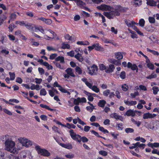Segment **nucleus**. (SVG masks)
I'll return each mask as SVG.
<instances>
[{"instance_id":"1","label":"nucleus","mask_w":159,"mask_h":159,"mask_svg":"<svg viewBox=\"0 0 159 159\" xmlns=\"http://www.w3.org/2000/svg\"><path fill=\"white\" fill-rule=\"evenodd\" d=\"M126 9L119 6H116L115 9L111 7V9H109L108 11L104 12L103 14L109 19H113L115 16H119L120 12L125 11Z\"/></svg>"},{"instance_id":"2","label":"nucleus","mask_w":159,"mask_h":159,"mask_svg":"<svg viewBox=\"0 0 159 159\" xmlns=\"http://www.w3.org/2000/svg\"><path fill=\"white\" fill-rule=\"evenodd\" d=\"M15 143L11 140H7L5 142V149L11 153L16 154L18 152L19 150L21 148H18L17 149L15 147Z\"/></svg>"},{"instance_id":"3","label":"nucleus","mask_w":159,"mask_h":159,"mask_svg":"<svg viewBox=\"0 0 159 159\" xmlns=\"http://www.w3.org/2000/svg\"><path fill=\"white\" fill-rule=\"evenodd\" d=\"M41 33L44 34L43 38L48 40H49L50 39L54 38L56 36V34L54 32L50 29H45L41 30Z\"/></svg>"},{"instance_id":"4","label":"nucleus","mask_w":159,"mask_h":159,"mask_svg":"<svg viewBox=\"0 0 159 159\" xmlns=\"http://www.w3.org/2000/svg\"><path fill=\"white\" fill-rule=\"evenodd\" d=\"M35 148L38 153L41 155L45 157H49L50 153L47 150L41 148L40 146L39 145H36L35 147Z\"/></svg>"},{"instance_id":"5","label":"nucleus","mask_w":159,"mask_h":159,"mask_svg":"<svg viewBox=\"0 0 159 159\" xmlns=\"http://www.w3.org/2000/svg\"><path fill=\"white\" fill-rule=\"evenodd\" d=\"M19 143L18 146L22 145L26 147L31 146L32 145V142L30 140H19Z\"/></svg>"},{"instance_id":"6","label":"nucleus","mask_w":159,"mask_h":159,"mask_svg":"<svg viewBox=\"0 0 159 159\" xmlns=\"http://www.w3.org/2000/svg\"><path fill=\"white\" fill-rule=\"evenodd\" d=\"M98 70V66L95 65H93L91 66L88 68L87 71L89 74L93 75L96 74Z\"/></svg>"},{"instance_id":"7","label":"nucleus","mask_w":159,"mask_h":159,"mask_svg":"<svg viewBox=\"0 0 159 159\" xmlns=\"http://www.w3.org/2000/svg\"><path fill=\"white\" fill-rule=\"evenodd\" d=\"M69 132L70 135L72 138H75V139H87V138L84 136L81 137L80 136L76 134L72 129L70 130Z\"/></svg>"},{"instance_id":"8","label":"nucleus","mask_w":159,"mask_h":159,"mask_svg":"<svg viewBox=\"0 0 159 159\" xmlns=\"http://www.w3.org/2000/svg\"><path fill=\"white\" fill-rule=\"evenodd\" d=\"M145 146V144L143 143L140 144L139 142H137L135 143H133L132 146L129 147L130 149H133L136 148L137 147L141 148L142 149H143Z\"/></svg>"},{"instance_id":"9","label":"nucleus","mask_w":159,"mask_h":159,"mask_svg":"<svg viewBox=\"0 0 159 159\" xmlns=\"http://www.w3.org/2000/svg\"><path fill=\"white\" fill-rule=\"evenodd\" d=\"M60 140H56V142H57L61 146L69 149L72 148V147L71 144L70 143L67 144L62 143L60 142Z\"/></svg>"},{"instance_id":"10","label":"nucleus","mask_w":159,"mask_h":159,"mask_svg":"<svg viewBox=\"0 0 159 159\" xmlns=\"http://www.w3.org/2000/svg\"><path fill=\"white\" fill-rule=\"evenodd\" d=\"M97 8L99 10L104 11H107L109 9H111V7L105 4H102L97 7Z\"/></svg>"},{"instance_id":"11","label":"nucleus","mask_w":159,"mask_h":159,"mask_svg":"<svg viewBox=\"0 0 159 159\" xmlns=\"http://www.w3.org/2000/svg\"><path fill=\"white\" fill-rule=\"evenodd\" d=\"M156 115L155 114H152L149 113H144L143 115V119H148V118H154L156 116Z\"/></svg>"},{"instance_id":"12","label":"nucleus","mask_w":159,"mask_h":159,"mask_svg":"<svg viewBox=\"0 0 159 159\" xmlns=\"http://www.w3.org/2000/svg\"><path fill=\"white\" fill-rule=\"evenodd\" d=\"M110 116L112 118H113L116 119L120 120L121 121H123V118L121 116L118 115L116 113L111 114L110 115Z\"/></svg>"},{"instance_id":"13","label":"nucleus","mask_w":159,"mask_h":159,"mask_svg":"<svg viewBox=\"0 0 159 159\" xmlns=\"http://www.w3.org/2000/svg\"><path fill=\"white\" fill-rule=\"evenodd\" d=\"M114 66L112 64L109 65L108 67H106L105 72L107 73H110L112 72L115 69Z\"/></svg>"},{"instance_id":"14","label":"nucleus","mask_w":159,"mask_h":159,"mask_svg":"<svg viewBox=\"0 0 159 159\" xmlns=\"http://www.w3.org/2000/svg\"><path fill=\"white\" fill-rule=\"evenodd\" d=\"M65 71L67 74L69 75L70 76L73 77H75V75L74 74V72L72 68H68L65 70Z\"/></svg>"},{"instance_id":"15","label":"nucleus","mask_w":159,"mask_h":159,"mask_svg":"<svg viewBox=\"0 0 159 159\" xmlns=\"http://www.w3.org/2000/svg\"><path fill=\"white\" fill-rule=\"evenodd\" d=\"M125 22L127 26L129 27H132L134 26V24H135V22L133 20L131 21L126 20Z\"/></svg>"},{"instance_id":"16","label":"nucleus","mask_w":159,"mask_h":159,"mask_svg":"<svg viewBox=\"0 0 159 159\" xmlns=\"http://www.w3.org/2000/svg\"><path fill=\"white\" fill-rule=\"evenodd\" d=\"M115 57L118 60L123 58V54L121 52H118L115 53Z\"/></svg>"},{"instance_id":"17","label":"nucleus","mask_w":159,"mask_h":159,"mask_svg":"<svg viewBox=\"0 0 159 159\" xmlns=\"http://www.w3.org/2000/svg\"><path fill=\"white\" fill-rule=\"evenodd\" d=\"M89 88L96 93H98L100 91L99 89L96 86L93 85V86L92 84L91 85Z\"/></svg>"},{"instance_id":"18","label":"nucleus","mask_w":159,"mask_h":159,"mask_svg":"<svg viewBox=\"0 0 159 159\" xmlns=\"http://www.w3.org/2000/svg\"><path fill=\"white\" fill-rule=\"evenodd\" d=\"M75 2L78 6L81 8H83L85 5V3L83 2L81 0H76Z\"/></svg>"},{"instance_id":"19","label":"nucleus","mask_w":159,"mask_h":159,"mask_svg":"<svg viewBox=\"0 0 159 159\" xmlns=\"http://www.w3.org/2000/svg\"><path fill=\"white\" fill-rule=\"evenodd\" d=\"M126 115L128 116H132L133 117L135 115V112L133 110L130 109L128 110L126 112Z\"/></svg>"},{"instance_id":"20","label":"nucleus","mask_w":159,"mask_h":159,"mask_svg":"<svg viewBox=\"0 0 159 159\" xmlns=\"http://www.w3.org/2000/svg\"><path fill=\"white\" fill-rule=\"evenodd\" d=\"M124 102L126 105L129 106H133L137 104V102L135 101H128L125 100L124 101Z\"/></svg>"},{"instance_id":"21","label":"nucleus","mask_w":159,"mask_h":159,"mask_svg":"<svg viewBox=\"0 0 159 159\" xmlns=\"http://www.w3.org/2000/svg\"><path fill=\"white\" fill-rule=\"evenodd\" d=\"M55 60L57 61H60L62 63H65L64 58L62 56H58L55 58Z\"/></svg>"},{"instance_id":"22","label":"nucleus","mask_w":159,"mask_h":159,"mask_svg":"<svg viewBox=\"0 0 159 159\" xmlns=\"http://www.w3.org/2000/svg\"><path fill=\"white\" fill-rule=\"evenodd\" d=\"M81 80L84 82L86 85L89 88L92 83H89L88 81V80L85 77H84L81 79Z\"/></svg>"},{"instance_id":"23","label":"nucleus","mask_w":159,"mask_h":159,"mask_svg":"<svg viewBox=\"0 0 159 159\" xmlns=\"http://www.w3.org/2000/svg\"><path fill=\"white\" fill-rule=\"evenodd\" d=\"M75 57L80 61H82L83 60L82 55L79 53H78L77 54H76L75 56Z\"/></svg>"},{"instance_id":"24","label":"nucleus","mask_w":159,"mask_h":159,"mask_svg":"<svg viewBox=\"0 0 159 159\" xmlns=\"http://www.w3.org/2000/svg\"><path fill=\"white\" fill-rule=\"evenodd\" d=\"M25 26L26 27V28L31 31H32L33 30V25L31 23L26 22Z\"/></svg>"},{"instance_id":"25","label":"nucleus","mask_w":159,"mask_h":159,"mask_svg":"<svg viewBox=\"0 0 159 159\" xmlns=\"http://www.w3.org/2000/svg\"><path fill=\"white\" fill-rule=\"evenodd\" d=\"M147 1V4L148 5H149L151 6H157V2L153 0H148Z\"/></svg>"},{"instance_id":"26","label":"nucleus","mask_w":159,"mask_h":159,"mask_svg":"<svg viewBox=\"0 0 159 159\" xmlns=\"http://www.w3.org/2000/svg\"><path fill=\"white\" fill-rule=\"evenodd\" d=\"M106 103V101L104 100H100L98 103V106L101 107H104L105 104Z\"/></svg>"},{"instance_id":"27","label":"nucleus","mask_w":159,"mask_h":159,"mask_svg":"<svg viewBox=\"0 0 159 159\" xmlns=\"http://www.w3.org/2000/svg\"><path fill=\"white\" fill-rule=\"evenodd\" d=\"M53 62L55 64L56 66L58 68L62 70H64L66 68L64 66L61 65L58 62Z\"/></svg>"},{"instance_id":"28","label":"nucleus","mask_w":159,"mask_h":159,"mask_svg":"<svg viewBox=\"0 0 159 159\" xmlns=\"http://www.w3.org/2000/svg\"><path fill=\"white\" fill-rule=\"evenodd\" d=\"M61 48L63 49H69L70 48V45L67 43H62V47Z\"/></svg>"},{"instance_id":"29","label":"nucleus","mask_w":159,"mask_h":159,"mask_svg":"<svg viewBox=\"0 0 159 159\" xmlns=\"http://www.w3.org/2000/svg\"><path fill=\"white\" fill-rule=\"evenodd\" d=\"M128 30L129 31L130 33L131 34H132L131 35V37L132 38L134 39L137 38V35L134 31L131 30L129 28H128Z\"/></svg>"},{"instance_id":"30","label":"nucleus","mask_w":159,"mask_h":159,"mask_svg":"<svg viewBox=\"0 0 159 159\" xmlns=\"http://www.w3.org/2000/svg\"><path fill=\"white\" fill-rule=\"evenodd\" d=\"M93 48L97 51H98L100 50L101 47L99 45L98 43H96L93 44Z\"/></svg>"},{"instance_id":"31","label":"nucleus","mask_w":159,"mask_h":159,"mask_svg":"<svg viewBox=\"0 0 159 159\" xmlns=\"http://www.w3.org/2000/svg\"><path fill=\"white\" fill-rule=\"evenodd\" d=\"M40 106L42 108H45L46 109H48L51 111H52L54 110L53 109L50 108L49 107V106H48L46 105H44L43 104H41L40 105Z\"/></svg>"},{"instance_id":"32","label":"nucleus","mask_w":159,"mask_h":159,"mask_svg":"<svg viewBox=\"0 0 159 159\" xmlns=\"http://www.w3.org/2000/svg\"><path fill=\"white\" fill-rule=\"evenodd\" d=\"M66 157L69 159H72L75 157V155L73 154L68 153L65 155Z\"/></svg>"},{"instance_id":"33","label":"nucleus","mask_w":159,"mask_h":159,"mask_svg":"<svg viewBox=\"0 0 159 159\" xmlns=\"http://www.w3.org/2000/svg\"><path fill=\"white\" fill-rule=\"evenodd\" d=\"M23 158H27L26 159H32V157L31 154V153L29 152L27 153L26 155H24L23 157Z\"/></svg>"},{"instance_id":"34","label":"nucleus","mask_w":159,"mask_h":159,"mask_svg":"<svg viewBox=\"0 0 159 159\" xmlns=\"http://www.w3.org/2000/svg\"><path fill=\"white\" fill-rule=\"evenodd\" d=\"M43 65L45 66H46L48 70H52L53 69V67L52 66L50 65L47 62L44 61V63H43Z\"/></svg>"},{"instance_id":"35","label":"nucleus","mask_w":159,"mask_h":159,"mask_svg":"<svg viewBox=\"0 0 159 159\" xmlns=\"http://www.w3.org/2000/svg\"><path fill=\"white\" fill-rule=\"evenodd\" d=\"M43 28L42 26H39V27H33V30L32 31L37 32L38 31H39L41 32V30H43Z\"/></svg>"},{"instance_id":"36","label":"nucleus","mask_w":159,"mask_h":159,"mask_svg":"<svg viewBox=\"0 0 159 159\" xmlns=\"http://www.w3.org/2000/svg\"><path fill=\"white\" fill-rule=\"evenodd\" d=\"M157 75L154 72L152 73L151 75L146 77L147 79H151L153 78H155L157 77Z\"/></svg>"},{"instance_id":"37","label":"nucleus","mask_w":159,"mask_h":159,"mask_svg":"<svg viewBox=\"0 0 159 159\" xmlns=\"http://www.w3.org/2000/svg\"><path fill=\"white\" fill-rule=\"evenodd\" d=\"M147 51H149V52H151L154 55L158 56L159 55V53L157 52L155 50H151V49H149L148 48H147Z\"/></svg>"},{"instance_id":"38","label":"nucleus","mask_w":159,"mask_h":159,"mask_svg":"<svg viewBox=\"0 0 159 159\" xmlns=\"http://www.w3.org/2000/svg\"><path fill=\"white\" fill-rule=\"evenodd\" d=\"M152 89L153 90V93L155 95L157 94L159 91L158 87L156 86L153 87Z\"/></svg>"},{"instance_id":"39","label":"nucleus","mask_w":159,"mask_h":159,"mask_svg":"<svg viewBox=\"0 0 159 159\" xmlns=\"http://www.w3.org/2000/svg\"><path fill=\"white\" fill-rule=\"evenodd\" d=\"M7 17L4 15L2 16L0 18V25H1L3 23L4 21L6 19Z\"/></svg>"},{"instance_id":"40","label":"nucleus","mask_w":159,"mask_h":159,"mask_svg":"<svg viewBox=\"0 0 159 159\" xmlns=\"http://www.w3.org/2000/svg\"><path fill=\"white\" fill-rule=\"evenodd\" d=\"M80 102V98H78L76 99L74 98V104L78 105Z\"/></svg>"},{"instance_id":"41","label":"nucleus","mask_w":159,"mask_h":159,"mask_svg":"<svg viewBox=\"0 0 159 159\" xmlns=\"http://www.w3.org/2000/svg\"><path fill=\"white\" fill-rule=\"evenodd\" d=\"M13 138L12 136H9V135H8V134L3 135L1 137V138L3 139H12Z\"/></svg>"},{"instance_id":"42","label":"nucleus","mask_w":159,"mask_h":159,"mask_svg":"<svg viewBox=\"0 0 159 159\" xmlns=\"http://www.w3.org/2000/svg\"><path fill=\"white\" fill-rule=\"evenodd\" d=\"M91 133L94 134L96 136H97L98 138H103L104 139V138H103L102 137H101V136H100L98 133L95 131L94 130H92L90 131Z\"/></svg>"},{"instance_id":"43","label":"nucleus","mask_w":159,"mask_h":159,"mask_svg":"<svg viewBox=\"0 0 159 159\" xmlns=\"http://www.w3.org/2000/svg\"><path fill=\"white\" fill-rule=\"evenodd\" d=\"M26 22L24 21H17L15 23L16 24H19L20 26H25Z\"/></svg>"},{"instance_id":"44","label":"nucleus","mask_w":159,"mask_h":159,"mask_svg":"<svg viewBox=\"0 0 159 159\" xmlns=\"http://www.w3.org/2000/svg\"><path fill=\"white\" fill-rule=\"evenodd\" d=\"M40 94L41 95L45 96L47 94V92L45 89H42L40 91Z\"/></svg>"},{"instance_id":"45","label":"nucleus","mask_w":159,"mask_h":159,"mask_svg":"<svg viewBox=\"0 0 159 159\" xmlns=\"http://www.w3.org/2000/svg\"><path fill=\"white\" fill-rule=\"evenodd\" d=\"M121 88L123 91H126L128 90L129 87L126 84H124L122 86Z\"/></svg>"},{"instance_id":"46","label":"nucleus","mask_w":159,"mask_h":159,"mask_svg":"<svg viewBox=\"0 0 159 159\" xmlns=\"http://www.w3.org/2000/svg\"><path fill=\"white\" fill-rule=\"evenodd\" d=\"M125 131L126 133H131L134 132V129L131 128H127L125 129Z\"/></svg>"},{"instance_id":"47","label":"nucleus","mask_w":159,"mask_h":159,"mask_svg":"<svg viewBox=\"0 0 159 159\" xmlns=\"http://www.w3.org/2000/svg\"><path fill=\"white\" fill-rule=\"evenodd\" d=\"M9 74L10 75V80H13L15 79V75L14 73L9 72Z\"/></svg>"},{"instance_id":"48","label":"nucleus","mask_w":159,"mask_h":159,"mask_svg":"<svg viewBox=\"0 0 159 159\" xmlns=\"http://www.w3.org/2000/svg\"><path fill=\"white\" fill-rule=\"evenodd\" d=\"M139 24L141 27H143L145 24L144 20L143 19H141L139 21Z\"/></svg>"},{"instance_id":"49","label":"nucleus","mask_w":159,"mask_h":159,"mask_svg":"<svg viewBox=\"0 0 159 159\" xmlns=\"http://www.w3.org/2000/svg\"><path fill=\"white\" fill-rule=\"evenodd\" d=\"M75 70L79 75L82 73V71L81 68L79 66H76L75 68Z\"/></svg>"},{"instance_id":"50","label":"nucleus","mask_w":159,"mask_h":159,"mask_svg":"<svg viewBox=\"0 0 159 159\" xmlns=\"http://www.w3.org/2000/svg\"><path fill=\"white\" fill-rule=\"evenodd\" d=\"M99 129L100 131L103 132L104 133H108V131L107 129H105L104 128L100 126L99 127Z\"/></svg>"},{"instance_id":"51","label":"nucleus","mask_w":159,"mask_h":159,"mask_svg":"<svg viewBox=\"0 0 159 159\" xmlns=\"http://www.w3.org/2000/svg\"><path fill=\"white\" fill-rule=\"evenodd\" d=\"M120 77L121 78L124 79L125 78V73L124 71H122L120 74Z\"/></svg>"},{"instance_id":"52","label":"nucleus","mask_w":159,"mask_h":159,"mask_svg":"<svg viewBox=\"0 0 159 159\" xmlns=\"http://www.w3.org/2000/svg\"><path fill=\"white\" fill-rule=\"evenodd\" d=\"M147 66L149 69L151 70H152L154 69V66L151 63H147Z\"/></svg>"},{"instance_id":"53","label":"nucleus","mask_w":159,"mask_h":159,"mask_svg":"<svg viewBox=\"0 0 159 159\" xmlns=\"http://www.w3.org/2000/svg\"><path fill=\"white\" fill-rule=\"evenodd\" d=\"M99 153L101 155H102L103 156H106L107 154V152L105 151L101 150L99 152Z\"/></svg>"},{"instance_id":"54","label":"nucleus","mask_w":159,"mask_h":159,"mask_svg":"<svg viewBox=\"0 0 159 159\" xmlns=\"http://www.w3.org/2000/svg\"><path fill=\"white\" fill-rule=\"evenodd\" d=\"M110 93V91L109 89H107L103 92V95L105 96H107Z\"/></svg>"},{"instance_id":"55","label":"nucleus","mask_w":159,"mask_h":159,"mask_svg":"<svg viewBox=\"0 0 159 159\" xmlns=\"http://www.w3.org/2000/svg\"><path fill=\"white\" fill-rule=\"evenodd\" d=\"M14 28H15L14 25L10 24L8 27L9 31L12 32Z\"/></svg>"},{"instance_id":"56","label":"nucleus","mask_w":159,"mask_h":159,"mask_svg":"<svg viewBox=\"0 0 159 159\" xmlns=\"http://www.w3.org/2000/svg\"><path fill=\"white\" fill-rule=\"evenodd\" d=\"M57 56V54L56 53L52 54L50 56L49 59L51 60H53Z\"/></svg>"},{"instance_id":"57","label":"nucleus","mask_w":159,"mask_h":159,"mask_svg":"<svg viewBox=\"0 0 159 159\" xmlns=\"http://www.w3.org/2000/svg\"><path fill=\"white\" fill-rule=\"evenodd\" d=\"M139 95V94L138 92H135L134 93H130V96L132 98H135L137 96Z\"/></svg>"},{"instance_id":"58","label":"nucleus","mask_w":159,"mask_h":159,"mask_svg":"<svg viewBox=\"0 0 159 159\" xmlns=\"http://www.w3.org/2000/svg\"><path fill=\"white\" fill-rule=\"evenodd\" d=\"M99 68L101 70H106V67L103 64H100L99 65Z\"/></svg>"},{"instance_id":"59","label":"nucleus","mask_w":159,"mask_h":159,"mask_svg":"<svg viewBox=\"0 0 159 159\" xmlns=\"http://www.w3.org/2000/svg\"><path fill=\"white\" fill-rule=\"evenodd\" d=\"M16 15L15 13H12L11 14L10 18L11 20H14L16 18Z\"/></svg>"},{"instance_id":"60","label":"nucleus","mask_w":159,"mask_h":159,"mask_svg":"<svg viewBox=\"0 0 159 159\" xmlns=\"http://www.w3.org/2000/svg\"><path fill=\"white\" fill-rule=\"evenodd\" d=\"M66 125L68 126V127L69 128H72L75 129V126L72 124H70L69 123H67Z\"/></svg>"},{"instance_id":"61","label":"nucleus","mask_w":159,"mask_h":159,"mask_svg":"<svg viewBox=\"0 0 159 159\" xmlns=\"http://www.w3.org/2000/svg\"><path fill=\"white\" fill-rule=\"evenodd\" d=\"M149 22L151 23H154L155 22V19L152 17H149L148 18Z\"/></svg>"},{"instance_id":"62","label":"nucleus","mask_w":159,"mask_h":159,"mask_svg":"<svg viewBox=\"0 0 159 159\" xmlns=\"http://www.w3.org/2000/svg\"><path fill=\"white\" fill-rule=\"evenodd\" d=\"M38 71L41 75L44 74L45 72L44 69L43 68L40 67L38 68Z\"/></svg>"},{"instance_id":"63","label":"nucleus","mask_w":159,"mask_h":159,"mask_svg":"<svg viewBox=\"0 0 159 159\" xmlns=\"http://www.w3.org/2000/svg\"><path fill=\"white\" fill-rule=\"evenodd\" d=\"M52 23V20L50 19H47L45 23L48 25H50Z\"/></svg>"},{"instance_id":"64","label":"nucleus","mask_w":159,"mask_h":159,"mask_svg":"<svg viewBox=\"0 0 159 159\" xmlns=\"http://www.w3.org/2000/svg\"><path fill=\"white\" fill-rule=\"evenodd\" d=\"M3 111L5 112L6 113H7V114L10 115H12V113L9 110L5 109L4 108L3 109Z\"/></svg>"}]
</instances>
